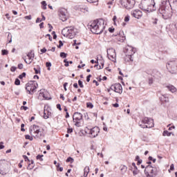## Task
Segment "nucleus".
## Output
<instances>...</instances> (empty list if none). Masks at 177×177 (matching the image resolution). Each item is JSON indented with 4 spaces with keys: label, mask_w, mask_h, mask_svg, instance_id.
I'll return each mask as SVG.
<instances>
[{
    "label": "nucleus",
    "mask_w": 177,
    "mask_h": 177,
    "mask_svg": "<svg viewBox=\"0 0 177 177\" xmlns=\"http://www.w3.org/2000/svg\"><path fill=\"white\" fill-rule=\"evenodd\" d=\"M104 20L103 19H100L94 20L90 25V30L93 34H102L103 30L105 28Z\"/></svg>",
    "instance_id": "f257e3e1"
},
{
    "label": "nucleus",
    "mask_w": 177,
    "mask_h": 177,
    "mask_svg": "<svg viewBox=\"0 0 177 177\" xmlns=\"http://www.w3.org/2000/svg\"><path fill=\"white\" fill-rule=\"evenodd\" d=\"M167 1H162L158 11L165 20L171 17V11L167 8Z\"/></svg>",
    "instance_id": "f03ea898"
},
{
    "label": "nucleus",
    "mask_w": 177,
    "mask_h": 177,
    "mask_svg": "<svg viewBox=\"0 0 177 177\" xmlns=\"http://www.w3.org/2000/svg\"><path fill=\"white\" fill-rule=\"evenodd\" d=\"M77 28H74V26H68L62 30V35L70 39H73L77 35Z\"/></svg>",
    "instance_id": "7ed1b4c3"
},
{
    "label": "nucleus",
    "mask_w": 177,
    "mask_h": 177,
    "mask_svg": "<svg viewBox=\"0 0 177 177\" xmlns=\"http://www.w3.org/2000/svg\"><path fill=\"white\" fill-rule=\"evenodd\" d=\"M136 53V48L129 46L124 50V53L126 54V56L124 57V61L127 63H129V62H133V58L132 56H133Z\"/></svg>",
    "instance_id": "20e7f679"
},
{
    "label": "nucleus",
    "mask_w": 177,
    "mask_h": 177,
    "mask_svg": "<svg viewBox=\"0 0 177 177\" xmlns=\"http://www.w3.org/2000/svg\"><path fill=\"white\" fill-rule=\"evenodd\" d=\"M158 174V169L157 167L148 165L145 169V174L147 177H156Z\"/></svg>",
    "instance_id": "39448f33"
},
{
    "label": "nucleus",
    "mask_w": 177,
    "mask_h": 177,
    "mask_svg": "<svg viewBox=\"0 0 177 177\" xmlns=\"http://www.w3.org/2000/svg\"><path fill=\"white\" fill-rule=\"evenodd\" d=\"M10 171V166L9 162L5 160H0V174L3 176L8 175Z\"/></svg>",
    "instance_id": "423d86ee"
},
{
    "label": "nucleus",
    "mask_w": 177,
    "mask_h": 177,
    "mask_svg": "<svg viewBox=\"0 0 177 177\" xmlns=\"http://www.w3.org/2000/svg\"><path fill=\"white\" fill-rule=\"evenodd\" d=\"M166 67L169 73L171 74H176L177 73V59L169 61Z\"/></svg>",
    "instance_id": "0eeeda50"
},
{
    "label": "nucleus",
    "mask_w": 177,
    "mask_h": 177,
    "mask_svg": "<svg viewBox=\"0 0 177 177\" xmlns=\"http://www.w3.org/2000/svg\"><path fill=\"white\" fill-rule=\"evenodd\" d=\"M34 131V133L36 134V138H42L44 136H45V134H44V133H42V131H40L39 130V126L37 125H32L30 126V129H29V132L30 133V135L32 133V132Z\"/></svg>",
    "instance_id": "6e6552de"
},
{
    "label": "nucleus",
    "mask_w": 177,
    "mask_h": 177,
    "mask_svg": "<svg viewBox=\"0 0 177 177\" xmlns=\"http://www.w3.org/2000/svg\"><path fill=\"white\" fill-rule=\"evenodd\" d=\"M38 88V83L35 81H30L26 84V89L28 92L29 95H32L35 89Z\"/></svg>",
    "instance_id": "1a4fd4ad"
},
{
    "label": "nucleus",
    "mask_w": 177,
    "mask_h": 177,
    "mask_svg": "<svg viewBox=\"0 0 177 177\" xmlns=\"http://www.w3.org/2000/svg\"><path fill=\"white\" fill-rule=\"evenodd\" d=\"M120 3L124 9H132L135 6V0H120Z\"/></svg>",
    "instance_id": "9d476101"
},
{
    "label": "nucleus",
    "mask_w": 177,
    "mask_h": 177,
    "mask_svg": "<svg viewBox=\"0 0 177 177\" xmlns=\"http://www.w3.org/2000/svg\"><path fill=\"white\" fill-rule=\"evenodd\" d=\"M73 122H75V127H81V121H82V113L75 112L73 116Z\"/></svg>",
    "instance_id": "9b49d317"
},
{
    "label": "nucleus",
    "mask_w": 177,
    "mask_h": 177,
    "mask_svg": "<svg viewBox=\"0 0 177 177\" xmlns=\"http://www.w3.org/2000/svg\"><path fill=\"white\" fill-rule=\"evenodd\" d=\"M58 15L62 21H67V19H68V12H67L66 8H60L58 11Z\"/></svg>",
    "instance_id": "f8f14e48"
},
{
    "label": "nucleus",
    "mask_w": 177,
    "mask_h": 177,
    "mask_svg": "<svg viewBox=\"0 0 177 177\" xmlns=\"http://www.w3.org/2000/svg\"><path fill=\"white\" fill-rule=\"evenodd\" d=\"M106 52L107 57H109V59L114 62V60H115V57H117V54L115 53V49L113 48H108Z\"/></svg>",
    "instance_id": "ddd939ff"
},
{
    "label": "nucleus",
    "mask_w": 177,
    "mask_h": 177,
    "mask_svg": "<svg viewBox=\"0 0 177 177\" xmlns=\"http://www.w3.org/2000/svg\"><path fill=\"white\" fill-rule=\"evenodd\" d=\"M111 91H114L116 93H122V86L120 83L115 84L111 86Z\"/></svg>",
    "instance_id": "4468645a"
},
{
    "label": "nucleus",
    "mask_w": 177,
    "mask_h": 177,
    "mask_svg": "<svg viewBox=\"0 0 177 177\" xmlns=\"http://www.w3.org/2000/svg\"><path fill=\"white\" fill-rule=\"evenodd\" d=\"M100 129L99 127H93L88 130V133L90 135V138H96L97 135H99Z\"/></svg>",
    "instance_id": "2eb2a0df"
},
{
    "label": "nucleus",
    "mask_w": 177,
    "mask_h": 177,
    "mask_svg": "<svg viewBox=\"0 0 177 177\" xmlns=\"http://www.w3.org/2000/svg\"><path fill=\"white\" fill-rule=\"evenodd\" d=\"M142 124H145L146 128H151L153 127L154 124L153 123V120L149 118H145L142 120Z\"/></svg>",
    "instance_id": "dca6fc26"
},
{
    "label": "nucleus",
    "mask_w": 177,
    "mask_h": 177,
    "mask_svg": "<svg viewBox=\"0 0 177 177\" xmlns=\"http://www.w3.org/2000/svg\"><path fill=\"white\" fill-rule=\"evenodd\" d=\"M141 5H142V6H145V8H146V6L147 8H151V6L154 8V6H156V3L154 2V0H143L141 2Z\"/></svg>",
    "instance_id": "f3484780"
},
{
    "label": "nucleus",
    "mask_w": 177,
    "mask_h": 177,
    "mask_svg": "<svg viewBox=\"0 0 177 177\" xmlns=\"http://www.w3.org/2000/svg\"><path fill=\"white\" fill-rule=\"evenodd\" d=\"M151 77H153L154 82H158V81L161 80V73L158 71H154L151 74Z\"/></svg>",
    "instance_id": "a211bd4d"
},
{
    "label": "nucleus",
    "mask_w": 177,
    "mask_h": 177,
    "mask_svg": "<svg viewBox=\"0 0 177 177\" xmlns=\"http://www.w3.org/2000/svg\"><path fill=\"white\" fill-rule=\"evenodd\" d=\"M131 15L133 17H135L136 19H140L142 16H143V13L140 10H135L134 11L131 12Z\"/></svg>",
    "instance_id": "6ab92c4d"
},
{
    "label": "nucleus",
    "mask_w": 177,
    "mask_h": 177,
    "mask_svg": "<svg viewBox=\"0 0 177 177\" xmlns=\"http://www.w3.org/2000/svg\"><path fill=\"white\" fill-rule=\"evenodd\" d=\"M49 95V93H48V91H45V90H41L40 93H39V97H43L44 99H45L46 100H49V97H48V95Z\"/></svg>",
    "instance_id": "aec40b11"
},
{
    "label": "nucleus",
    "mask_w": 177,
    "mask_h": 177,
    "mask_svg": "<svg viewBox=\"0 0 177 177\" xmlns=\"http://www.w3.org/2000/svg\"><path fill=\"white\" fill-rule=\"evenodd\" d=\"M131 165L134 167V171H133V175L136 176V175H138L139 174V169H138V167H136V164L135 162H133Z\"/></svg>",
    "instance_id": "412c9836"
},
{
    "label": "nucleus",
    "mask_w": 177,
    "mask_h": 177,
    "mask_svg": "<svg viewBox=\"0 0 177 177\" xmlns=\"http://www.w3.org/2000/svg\"><path fill=\"white\" fill-rule=\"evenodd\" d=\"M167 88L168 89V91L171 92V93H175V92L176 91V88H175V86H174L173 85L167 86Z\"/></svg>",
    "instance_id": "4be33fe9"
},
{
    "label": "nucleus",
    "mask_w": 177,
    "mask_h": 177,
    "mask_svg": "<svg viewBox=\"0 0 177 177\" xmlns=\"http://www.w3.org/2000/svg\"><path fill=\"white\" fill-rule=\"evenodd\" d=\"M80 10H81V12H83L84 13L85 12H88L89 10V8L88 7H86V6H80L79 8Z\"/></svg>",
    "instance_id": "5701e85b"
},
{
    "label": "nucleus",
    "mask_w": 177,
    "mask_h": 177,
    "mask_svg": "<svg viewBox=\"0 0 177 177\" xmlns=\"http://www.w3.org/2000/svg\"><path fill=\"white\" fill-rule=\"evenodd\" d=\"M84 176L86 177L88 176V174H89V167L86 166L84 169Z\"/></svg>",
    "instance_id": "b1692460"
},
{
    "label": "nucleus",
    "mask_w": 177,
    "mask_h": 177,
    "mask_svg": "<svg viewBox=\"0 0 177 177\" xmlns=\"http://www.w3.org/2000/svg\"><path fill=\"white\" fill-rule=\"evenodd\" d=\"M163 136H171V135L174 136V133L172 132H169L167 130L163 131Z\"/></svg>",
    "instance_id": "393cba45"
},
{
    "label": "nucleus",
    "mask_w": 177,
    "mask_h": 177,
    "mask_svg": "<svg viewBox=\"0 0 177 177\" xmlns=\"http://www.w3.org/2000/svg\"><path fill=\"white\" fill-rule=\"evenodd\" d=\"M27 56H28L29 60L34 59L35 55H34V53H32V50H31L30 53H28Z\"/></svg>",
    "instance_id": "a878e982"
},
{
    "label": "nucleus",
    "mask_w": 177,
    "mask_h": 177,
    "mask_svg": "<svg viewBox=\"0 0 177 177\" xmlns=\"http://www.w3.org/2000/svg\"><path fill=\"white\" fill-rule=\"evenodd\" d=\"M162 99H163L164 102H165L166 103H168V102H169V99L167 97V94L162 95Z\"/></svg>",
    "instance_id": "bb28decb"
},
{
    "label": "nucleus",
    "mask_w": 177,
    "mask_h": 177,
    "mask_svg": "<svg viewBox=\"0 0 177 177\" xmlns=\"http://www.w3.org/2000/svg\"><path fill=\"white\" fill-rule=\"evenodd\" d=\"M66 162H71V164H73L74 162V158H73L71 157H68L66 159Z\"/></svg>",
    "instance_id": "cd10ccee"
},
{
    "label": "nucleus",
    "mask_w": 177,
    "mask_h": 177,
    "mask_svg": "<svg viewBox=\"0 0 177 177\" xmlns=\"http://www.w3.org/2000/svg\"><path fill=\"white\" fill-rule=\"evenodd\" d=\"M41 5H42V6H41L42 9H44V10H46V5H47L46 1H43L41 2Z\"/></svg>",
    "instance_id": "c85d7f7f"
},
{
    "label": "nucleus",
    "mask_w": 177,
    "mask_h": 177,
    "mask_svg": "<svg viewBox=\"0 0 177 177\" xmlns=\"http://www.w3.org/2000/svg\"><path fill=\"white\" fill-rule=\"evenodd\" d=\"M35 74H41V68L39 67L38 69H37L36 68H33Z\"/></svg>",
    "instance_id": "c756f323"
},
{
    "label": "nucleus",
    "mask_w": 177,
    "mask_h": 177,
    "mask_svg": "<svg viewBox=\"0 0 177 177\" xmlns=\"http://www.w3.org/2000/svg\"><path fill=\"white\" fill-rule=\"evenodd\" d=\"M60 57H62V59H66V57H67V54L64 52L60 53Z\"/></svg>",
    "instance_id": "7c9ffc66"
},
{
    "label": "nucleus",
    "mask_w": 177,
    "mask_h": 177,
    "mask_svg": "<svg viewBox=\"0 0 177 177\" xmlns=\"http://www.w3.org/2000/svg\"><path fill=\"white\" fill-rule=\"evenodd\" d=\"M42 157H44V155H37L36 158L37 160H39V161H44V158H42Z\"/></svg>",
    "instance_id": "2f4dec72"
},
{
    "label": "nucleus",
    "mask_w": 177,
    "mask_h": 177,
    "mask_svg": "<svg viewBox=\"0 0 177 177\" xmlns=\"http://www.w3.org/2000/svg\"><path fill=\"white\" fill-rule=\"evenodd\" d=\"M46 66L48 67V71H50V67H52V63L46 62Z\"/></svg>",
    "instance_id": "473e14b6"
},
{
    "label": "nucleus",
    "mask_w": 177,
    "mask_h": 177,
    "mask_svg": "<svg viewBox=\"0 0 177 177\" xmlns=\"http://www.w3.org/2000/svg\"><path fill=\"white\" fill-rule=\"evenodd\" d=\"M86 106L88 109H93V104L91 102H87L86 103Z\"/></svg>",
    "instance_id": "72a5a7b5"
},
{
    "label": "nucleus",
    "mask_w": 177,
    "mask_h": 177,
    "mask_svg": "<svg viewBox=\"0 0 177 177\" xmlns=\"http://www.w3.org/2000/svg\"><path fill=\"white\" fill-rule=\"evenodd\" d=\"M8 39H10L8 42L9 44H10V42H12V34L9 32H8Z\"/></svg>",
    "instance_id": "f704fd0d"
},
{
    "label": "nucleus",
    "mask_w": 177,
    "mask_h": 177,
    "mask_svg": "<svg viewBox=\"0 0 177 177\" xmlns=\"http://www.w3.org/2000/svg\"><path fill=\"white\" fill-rule=\"evenodd\" d=\"M8 53H9V51H8V50H1V55H3V56L8 55Z\"/></svg>",
    "instance_id": "c9c22d12"
},
{
    "label": "nucleus",
    "mask_w": 177,
    "mask_h": 177,
    "mask_svg": "<svg viewBox=\"0 0 177 177\" xmlns=\"http://www.w3.org/2000/svg\"><path fill=\"white\" fill-rule=\"evenodd\" d=\"M24 77H26V73L25 72L22 73V74L19 75V80H23V78H24Z\"/></svg>",
    "instance_id": "e433bc0d"
},
{
    "label": "nucleus",
    "mask_w": 177,
    "mask_h": 177,
    "mask_svg": "<svg viewBox=\"0 0 177 177\" xmlns=\"http://www.w3.org/2000/svg\"><path fill=\"white\" fill-rule=\"evenodd\" d=\"M142 10H144L145 12H148L149 13H150V12H151V10L149 9V8H145V7L142 6V8H141Z\"/></svg>",
    "instance_id": "4c0bfd02"
},
{
    "label": "nucleus",
    "mask_w": 177,
    "mask_h": 177,
    "mask_svg": "<svg viewBox=\"0 0 177 177\" xmlns=\"http://www.w3.org/2000/svg\"><path fill=\"white\" fill-rule=\"evenodd\" d=\"M34 167H35L34 165L29 164L28 167H27V169H29L30 171H31V169H34Z\"/></svg>",
    "instance_id": "58836bf2"
},
{
    "label": "nucleus",
    "mask_w": 177,
    "mask_h": 177,
    "mask_svg": "<svg viewBox=\"0 0 177 177\" xmlns=\"http://www.w3.org/2000/svg\"><path fill=\"white\" fill-rule=\"evenodd\" d=\"M153 82H154V79H153V77H149V84L150 85H151V84H153Z\"/></svg>",
    "instance_id": "ea45409f"
},
{
    "label": "nucleus",
    "mask_w": 177,
    "mask_h": 177,
    "mask_svg": "<svg viewBox=\"0 0 177 177\" xmlns=\"http://www.w3.org/2000/svg\"><path fill=\"white\" fill-rule=\"evenodd\" d=\"M25 139H28V140H32V137L30 135H26L25 136Z\"/></svg>",
    "instance_id": "a19ab883"
},
{
    "label": "nucleus",
    "mask_w": 177,
    "mask_h": 177,
    "mask_svg": "<svg viewBox=\"0 0 177 177\" xmlns=\"http://www.w3.org/2000/svg\"><path fill=\"white\" fill-rule=\"evenodd\" d=\"M44 118H45V120H48V118H49V116H48L46 111H44Z\"/></svg>",
    "instance_id": "79ce46f5"
},
{
    "label": "nucleus",
    "mask_w": 177,
    "mask_h": 177,
    "mask_svg": "<svg viewBox=\"0 0 177 177\" xmlns=\"http://www.w3.org/2000/svg\"><path fill=\"white\" fill-rule=\"evenodd\" d=\"M86 1L87 2H89V3H95L99 1V0H86Z\"/></svg>",
    "instance_id": "37998d69"
},
{
    "label": "nucleus",
    "mask_w": 177,
    "mask_h": 177,
    "mask_svg": "<svg viewBox=\"0 0 177 177\" xmlns=\"http://www.w3.org/2000/svg\"><path fill=\"white\" fill-rule=\"evenodd\" d=\"M127 166H122L121 167V171H124V172H127Z\"/></svg>",
    "instance_id": "c03bdc74"
},
{
    "label": "nucleus",
    "mask_w": 177,
    "mask_h": 177,
    "mask_svg": "<svg viewBox=\"0 0 177 177\" xmlns=\"http://www.w3.org/2000/svg\"><path fill=\"white\" fill-rule=\"evenodd\" d=\"M17 69V68L16 66H12L10 68V71H12V73H15V71H16Z\"/></svg>",
    "instance_id": "a18cd8bd"
},
{
    "label": "nucleus",
    "mask_w": 177,
    "mask_h": 177,
    "mask_svg": "<svg viewBox=\"0 0 177 177\" xmlns=\"http://www.w3.org/2000/svg\"><path fill=\"white\" fill-rule=\"evenodd\" d=\"M78 85H79V86H80L81 88H84V84H82V81L79 80V81H78Z\"/></svg>",
    "instance_id": "49530a36"
},
{
    "label": "nucleus",
    "mask_w": 177,
    "mask_h": 177,
    "mask_svg": "<svg viewBox=\"0 0 177 177\" xmlns=\"http://www.w3.org/2000/svg\"><path fill=\"white\" fill-rule=\"evenodd\" d=\"M64 63H65V64H64L65 67H68L69 64H68V61H67V59H64Z\"/></svg>",
    "instance_id": "de8ad7c7"
},
{
    "label": "nucleus",
    "mask_w": 177,
    "mask_h": 177,
    "mask_svg": "<svg viewBox=\"0 0 177 177\" xmlns=\"http://www.w3.org/2000/svg\"><path fill=\"white\" fill-rule=\"evenodd\" d=\"M5 149V146L3 145V142H0V150Z\"/></svg>",
    "instance_id": "09e8293b"
},
{
    "label": "nucleus",
    "mask_w": 177,
    "mask_h": 177,
    "mask_svg": "<svg viewBox=\"0 0 177 177\" xmlns=\"http://www.w3.org/2000/svg\"><path fill=\"white\" fill-rule=\"evenodd\" d=\"M59 45L57 46V48H62V46H63V41H62V40L59 41Z\"/></svg>",
    "instance_id": "8fccbe9b"
},
{
    "label": "nucleus",
    "mask_w": 177,
    "mask_h": 177,
    "mask_svg": "<svg viewBox=\"0 0 177 177\" xmlns=\"http://www.w3.org/2000/svg\"><path fill=\"white\" fill-rule=\"evenodd\" d=\"M15 84V85H20V80L16 79Z\"/></svg>",
    "instance_id": "3c124183"
},
{
    "label": "nucleus",
    "mask_w": 177,
    "mask_h": 177,
    "mask_svg": "<svg viewBox=\"0 0 177 177\" xmlns=\"http://www.w3.org/2000/svg\"><path fill=\"white\" fill-rule=\"evenodd\" d=\"M23 158H24L25 161H28L30 162V159H28L27 156L23 155Z\"/></svg>",
    "instance_id": "603ef678"
},
{
    "label": "nucleus",
    "mask_w": 177,
    "mask_h": 177,
    "mask_svg": "<svg viewBox=\"0 0 177 177\" xmlns=\"http://www.w3.org/2000/svg\"><path fill=\"white\" fill-rule=\"evenodd\" d=\"M21 110H24L25 111H26V110H28V107L26 106H21Z\"/></svg>",
    "instance_id": "864d4df0"
},
{
    "label": "nucleus",
    "mask_w": 177,
    "mask_h": 177,
    "mask_svg": "<svg viewBox=\"0 0 177 177\" xmlns=\"http://www.w3.org/2000/svg\"><path fill=\"white\" fill-rule=\"evenodd\" d=\"M21 131L22 132H24V131H26V129H24V124H21Z\"/></svg>",
    "instance_id": "5fc2aeb1"
},
{
    "label": "nucleus",
    "mask_w": 177,
    "mask_h": 177,
    "mask_svg": "<svg viewBox=\"0 0 177 177\" xmlns=\"http://www.w3.org/2000/svg\"><path fill=\"white\" fill-rule=\"evenodd\" d=\"M23 67H24L23 64H18V68H19V70H23Z\"/></svg>",
    "instance_id": "6e6d98bb"
},
{
    "label": "nucleus",
    "mask_w": 177,
    "mask_h": 177,
    "mask_svg": "<svg viewBox=\"0 0 177 177\" xmlns=\"http://www.w3.org/2000/svg\"><path fill=\"white\" fill-rule=\"evenodd\" d=\"M67 85H68V83H67V82H65L64 84V91H67Z\"/></svg>",
    "instance_id": "4d7b16f0"
},
{
    "label": "nucleus",
    "mask_w": 177,
    "mask_h": 177,
    "mask_svg": "<svg viewBox=\"0 0 177 177\" xmlns=\"http://www.w3.org/2000/svg\"><path fill=\"white\" fill-rule=\"evenodd\" d=\"M57 109H58V110H59V111H62V105H60V104H57Z\"/></svg>",
    "instance_id": "13d9d810"
},
{
    "label": "nucleus",
    "mask_w": 177,
    "mask_h": 177,
    "mask_svg": "<svg viewBox=\"0 0 177 177\" xmlns=\"http://www.w3.org/2000/svg\"><path fill=\"white\" fill-rule=\"evenodd\" d=\"M67 133H73V128H69L67 129Z\"/></svg>",
    "instance_id": "bf43d9fd"
},
{
    "label": "nucleus",
    "mask_w": 177,
    "mask_h": 177,
    "mask_svg": "<svg viewBox=\"0 0 177 177\" xmlns=\"http://www.w3.org/2000/svg\"><path fill=\"white\" fill-rule=\"evenodd\" d=\"M124 21L126 22L129 21V15H127L124 17Z\"/></svg>",
    "instance_id": "052dcab7"
},
{
    "label": "nucleus",
    "mask_w": 177,
    "mask_h": 177,
    "mask_svg": "<svg viewBox=\"0 0 177 177\" xmlns=\"http://www.w3.org/2000/svg\"><path fill=\"white\" fill-rule=\"evenodd\" d=\"M25 19H26V20H31V19H32L31 15L26 16V17H25Z\"/></svg>",
    "instance_id": "680f3d73"
},
{
    "label": "nucleus",
    "mask_w": 177,
    "mask_h": 177,
    "mask_svg": "<svg viewBox=\"0 0 177 177\" xmlns=\"http://www.w3.org/2000/svg\"><path fill=\"white\" fill-rule=\"evenodd\" d=\"M174 169H175V167L174 166V164H171V165H170V169H169V170H170V171H174Z\"/></svg>",
    "instance_id": "e2e57ef3"
},
{
    "label": "nucleus",
    "mask_w": 177,
    "mask_h": 177,
    "mask_svg": "<svg viewBox=\"0 0 177 177\" xmlns=\"http://www.w3.org/2000/svg\"><path fill=\"white\" fill-rule=\"evenodd\" d=\"M40 51L41 52V53H46V48H43L42 49L40 50Z\"/></svg>",
    "instance_id": "0e129e2a"
},
{
    "label": "nucleus",
    "mask_w": 177,
    "mask_h": 177,
    "mask_svg": "<svg viewBox=\"0 0 177 177\" xmlns=\"http://www.w3.org/2000/svg\"><path fill=\"white\" fill-rule=\"evenodd\" d=\"M46 37H48L49 41H52V36H50V34H47V35H46Z\"/></svg>",
    "instance_id": "69168bd1"
},
{
    "label": "nucleus",
    "mask_w": 177,
    "mask_h": 177,
    "mask_svg": "<svg viewBox=\"0 0 177 177\" xmlns=\"http://www.w3.org/2000/svg\"><path fill=\"white\" fill-rule=\"evenodd\" d=\"M173 129H175V126L174 125L169 127V129H168L169 131H172Z\"/></svg>",
    "instance_id": "338daca9"
},
{
    "label": "nucleus",
    "mask_w": 177,
    "mask_h": 177,
    "mask_svg": "<svg viewBox=\"0 0 177 177\" xmlns=\"http://www.w3.org/2000/svg\"><path fill=\"white\" fill-rule=\"evenodd\" d=\"M114 28H109V32H113V31H114Z\"/></svg>",
    "instance_id": "774afa93"
}]
</instances>
